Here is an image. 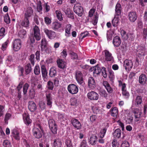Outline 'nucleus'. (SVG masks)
Listing matches in <instances>:
<instances>
[{
	"label": "nucleus",
	"instance_id": "nucleus-2",
	"mask_svg": "<svg viewBox=\"0 0 147 147\" xmlns=\"http://www.w3.org/2000/svg\"><path fill=\"white\" fill-rule=\"evenodd\" d=\"M49 124L52 132L54 134H56L57 130V127L54 121L52 119L49 120Z\"/></svg>",
	"mask_w": 147,
	"mask_h": 147
},
{
	"label": "nucleus",
	"instance_id": "nucleus-40",
	"mask_svg": "<svg viewBox=\"0 0 147 147\" xmlns=\"http://www.w3.org/2000/svg\"><path fill=\"white\" fill-rule=\"evenodd\" d=\"M34 73L36 75H38L40 73V69L38 65H36L34 70Z\"/></svg>",
	"mask_w": 147,
	"mask_h": 147
},
{
	"label": "nucleus",
	"instance_id": "nucleus-22",
	"mask_svg": "<svg viewBox=\"0 0 147 147\" xmlns=\"http://www.w3.org/2000/svg\"><path fill=\"white\" fill-rule=\"evenodd\" d=\"M28 109L31 112H33L36 109V107L35 103L33 101L29 102L28 104Z\"/></svg>",
	"mask_w": 147,
	"mask_h": 147
},
{
	"label": "nucleus",
	"instance_id": "nucleus-42",
	"mask_svg": "<svg viewBox=\"0 0 147 147\" xmlns=\"http://www.w3.org/2000/svg\"><path fill=\"white\" fill-rule=\"evenodd\" d=\"M47 87L49 89L52 90L54 87L53 82L50 81H49L47 82Z\"/></svg>",
	"mask_w": 147,
	"mask_h": 147
},
{
	"label": "nucleus",
	"instance_id": "nucleus-10",
	"mask_svg": "<svg viewBox=\"0 0 147 147\" xmlns=\"http://www.w3.org/2000/svg\"><path fill=\"white\" fill-rule=\"evenodd\" d=\"M44 31L49 38L53 39L56 36L55 32L49 30L46 28L44 29Z\"/></svg>",
	"mask_w": 147,
	"mask_h": 147
},
{
	"label": "nucleus",
	"instance_id": "nucleus-61",
	"mask_svg": "<svg viewBox=\"0 0 147 147\" xmlns=\"http://www.w3.org/2000/svg\"><path fill=\"white\" fill-rule=\"evenodd\" d=\"M71 25L68 24L67 25L65 29V32L68 34H70V30L71 28Z\"/></svg>",
	"mask_w": 147,
	"mask_h": 147
},
{
	"label": "nucleus",
	"instance_id": "nucleus-31",
	"mask_svg": "<svg viewBox=\"0 0 147 147\" xmlns=\"http://www.w3.org/2000/svg\"><path fill=\"white\" fill-rule=\"evenodd\" d=\"M97 136H92L90 139V143L92 145H95L97 141Z\"/></svg>",
	"mask_w": 147,
	"mask_h": 147
},
{
	"label": "nucleus",
	"instance_id": "nucleus-64",
	"mask_svg": "<svg viewBox=\"0 0 147 147\" xmlns=\"http://www.w3.org/2000/svg\"><path fill=\"white\" fill-rule=\"evenodd\" d=\"M121 147H129L128 142L127 141H124L121 144Z\"/></svg>",
	"mask_w": 147,
	"mask_h": 147
},
{
	"label": "nucleus",
	"instance_id": "nucleus-24",
	"mask_svg": "<svg viewBox=\"0 0 147 147\" xmlns=\"http://www.w3.org/2000/svg\"><path fill=\"white\" fill-rule=\"evenodd\" d=\"M147 78L146 76L144 74H142L139 78V83L142 84H144L146 82Z\"/></svg>",
	"mask_w": 147,
	"mask_h": 147
},
{
	"label": "nucleus",
	"instance_id": "nucleus-37",
	"mask_svg": "<svg viewBox=\"0 0 147 147\" xmlns=\"http://www.w3.org/2000/svg\"><path fill=\"white\" fill-rule=\"evenodd\" d=\"M29 22L28 19H24L21 23V25L24 27H27L29 25Z\"/></svg>",
	"mask_w": 147,
	"mask_h": 147
},
{
	"label": "nucleus",
	"instance_id": "nucleus-29",
	"mask_svg": "<svg viewBox=\"0 0 147 147\" xmlns=\"http://www.w3.org/2000/svg\"><path fill=\"white\" fill-rule=\"evenodd\" d=\"M121 131L119 129H116L113 134V136L115 138H119L121 135Z\"/></svg>",
	"mask_w": 147,
	"mask_h": 147
},
{
	"label": "nucleus",
	"instance_id": "nucleus-33",
	"mask_svg": "<svg viewBox=\"0 0 147 147\" xmlns=\"http://www.w3.org/2000/svg\"><path fill=\"white\" fill-rule=\"evenodd\" d=\"M56 70L55 67H52L51 68L49 71V74L50 76L51 77H54L56 75Z\"/></svg>",
	"mask_w": 147,
	"mask_h": 147
},
{
	"label": "nucleus",
	"instance_id": "nucleus-4",
	"mask_svg": "<svg viewBox=\"0 0 147 147\" xmlns=\"http://www.w3.org/2000/svg\"><path fill=\"white\" fill-rule=\"evenodd\" d=\"M122 8L121 5L117 3L115 6V14L114 18H121V13Z\"/></svg>",
	"mask_w": 147,
	"mask_h": 147
},
{
	"label": "nucleus",
	"instance_id": "nucleus-11",
	"mask_svg": "<svg viewBox=\"0 0 147 147\" xmlns=\"http://www.w3.org/2000/svg\"><path fill=\"white\" fill-rule=\"evenodd\" d=\"M83 75L82 73L80 71H77L76 73V78L78 83L80 84H82L83 82Z\"/></svg>",
	"mask_w": 147,
	"mask_h": 147
},
{
	"label": "nucleus",
	"instance_id": "nucleus-16",
	"mask_svg": "<svg viewBox=\"0 0 147 147\" xmlns=\"http://www.w3.org/2000/svg\"><path fill=\"white\" fill-rule=\"evenodd\" d=\"M13 137L16 140H19L20 138L19 132L16 129H13L11 131Z\"/></svg>",
	"mask_w": 147,
	"mask_h": 147
},
{
	"label": "nucleus",
	"instance_id": "nucleus-27",
	"mask_svg": "<svg viewBox=\"0 0 147 147\" xmlns=\"http://www.w3.org/2000/svg\"><path fill=\"white\" fill-rule=\"evenodd\" d=\"M53 146V147H62V143L61 140L59 139L55 140Z\"/></svg>",
	"mask_w": 147,
	"mask_h": 147
},
{
	"label": "nucleus",
	"instance_id": "nucleus-25",
	"mask_svg": "<svg viewBox=\"0 0 147 147\" xmlns=\"http://www.w3.org/2000/svg\"><path fill=\"white\" fill-rule=\"evenodd\" d=\"M42 77L44 80L46 79L47 77V72L45 65H42L41 67Z\"/></svg>",
	"mask_w": 147,
	"mask_h": 147
},
{
	"label": "nucleus",
	"instance_id": "nucleus-14",
	"mask_svg": "<svg viewBox=\"0 0 147 147\" xmlns=\"http://www.w3.org/2000/svg\"><path fill=\"white\" fill-rule=\"evenodd\" d=\"M105 53V60L107 61H112L113 60V58L112 54L107 50L104 51Z\"/></svg>",
	"mask_w": 147,
	"mask_h": 147
},
{
	"label": "nucleus",
	"instance_id": "nucleus-30",
	"mask_svg": "<svg viewBox=\"0 0 147 147\" xmlns=\"http://www.w3.org/2000/svg\"><path fill=\"white\" fill-rule=\"evenodd\" d=\"M111 116L114 117H116L118 113V110L116 107H114L111 109Z\"/></svg>",
	"mask_w": 147,
	"mask_h": 147
},
{
	"label": "nucleus",
	"instance_id": "nucleus-36",
	"mask_svg": "<svg viewBox=\"0 0 147 147\" xmlns=\"http://www.w3.org/2000/svg\"><path fill=\"white\" fill-rule=\"evenodd\" d=\"M53 29L55 30H56L61 28V24L57 22H55L53 23Z\"/></svg>",
	"mask_w": 147,
	"mask_h": 147
},
{
	"label": "nucleus",
	"instance_id": "nucleus-8",
	"mask_svg": "<svg viewBox=\"0 0 147 147\" xmlns=\"http://www.w3.org/2000/svg\"><path fill=\"white\" fill-rule=\"evenodd\" d=\"M21 47V42L19 39H15L13 42V48L15 51H18Z\"/></svg>",
	"mask_w": 147,
	"mask_h": 147
},
{
	"label": "nucleus",
	"instance_id": "nucleus-21",
	"mask_svg": "<svg viewBox=\"0 0 147 147\" xmlns=\"http://www.w3.org/2000/svg\"><path fill=\"white\" fill-rule=\"evenodd\" d=\"M47 104L50 107H51L52 103L51 95L50 93L46 94Z\"/></svg>",
	"mask_w": 147,
	"mask_h": 147
},
{
	"label": "nucleus",
	"instance_id": "nucleus-3",
	"mask_svg": "<svg viewBox=\"0 0 147 147\" xmlns=\"http://www.w3.org/2000/svg\"><path fill=\"white\" fill-rule=\"evenodd\" d=\"M121 34L122 38L123 40H127L129 38L130 40H132L134 38L133 35L131 33H127L123 30H122L121 31Z\"/></svg>",
	"mask_w": 147,
	"mask_h": 147
},
{
	"label": "nucleus",
	"instance_id": "nucleus-28",
	"mask_svg": "<svg viewBox=\"0 0 147 147\" xmlns=\"http://www.w3.org/2000/svg\"><path fill=\"white\" fill-rule=\"evenodd\" d=\"M33 11L31 7H28L26 10L25 14V17L26 18L30 17L32 14Z\"/></svg>",
	"mask_w": 147,
	"mask_h": 147
},
{
	"label": "nucleus",
	"instance_id": "nucleus-53",
	"mask_svg": "<svg viewBox=\"0 0 147 147\" xmlns=\"http://www.w3.org/2000/svg\"><path fill=\"white\" fill-rule=\"evenodd\" d=\"M102 75L104 78H106L107 77V74L106 71V68L104 67L102 68L101 69Z\"/></svg>",
	"mask_w": 147,
	"mask_h": 147
},
{
	"label": "nucleus",
	"instance_id": "nucleus-49",
	"mask_svg": "<svg viewBox=\"0 0 147 147\" xmlns=\"http://www.w3.org/2000/svg\"><path fill=\"white\" fill-rule=\"evenodd\" d=\"M11 116V115L9 113H7L6 114L4 118V121L6 123H7V121L10 118Z\"/></svg>",
	"mask_w": 147,
	"mask_h": 147
},
{
	"label": "nucleus",
	"instance_id": "nucleus-19",
	"mask_svg": "<svg viewBox=\"0 0 147 147\" xmlns=\"http://www.w3.org/2000/svg\"><path fill=\"white\" fill-rule=\"evenodd\" d=\"M103 84L109 93H111L113 92V89L111 87L107 81H104L103 82Z\"/></svg>",
	"mask_w": 147,
	"mask_h": 147
},
{
	"label": "nucleus",
	"instance_id": "nucleus-17",
	"mask_svg": "<svg viewBox=\"0 0 147 147\" xmlns=\"http://www.w3.org/2000/svg\"><path fill=\"white\" fill-rule=\"evenodd\" d=\"M95 9L94 8L91 9L89 12V17L91 18L92 16H94L95 18H98V15L97 12L95 13Z\"/></svg>",
	"mask_w": 147,
	"mask_h": 147
},
{
	"label": "nucleus",
	"instance_id": "nucleus-18",
	"mask_svg": "<svg viewBox=\"0 0 147 147\" xmlns=\"http://www.w3.org/2000/svg\"><path fill=\"white\" fill-rule=\"evenodd\" d=\"M88 85L89 88L91 89L94 88L96 87V83L94 78L90 77L88 80Z\"/></svg>",
	"mask_w": 147,
	"mask_h": 147
},
{
	"label": "nucleus",
	"instance_id": "nucleus-23",
	"mask_svg": "<svg viewBox=\"0 0 147 147\" xmlns=\"http://www.w3.org/2000/svg\"><path fill=\"white\" fill-rule=\"evenodd\" d=\"M135 114V117L136 119V121H138L141 117V111L139 109H135L134 111Z\"/></svg>",
	"mask_w": 147,
	"mask_h": 147
},
{
	"label": "nucleus",
	"instance_id": "nucleus-55",
	"mask_svg": "<svg viewBox=\"0 0 147 147\" xmlns=\"http://www.w3.org/2000/svg\"><path fill=\"white\" fill-rule=\"evenodd\" d=\"M100 95L101 96L105 98L107 97L108 96L107 93L105 90H102L100 91Z\"/></svg>",
	"mask_w": 147,
	"mask_h": 147
},
{
	"label": "nucleus",
	"instance_id": "nucleus-52",
	"mask_svg": "<svg viewBox=\"0 0 147 147\" xmlns=\"http://www.w3.org/2000/svg\"><path fill=\"white\" fill-rule=\"evenodd\" d=\"M29 60L30 61L32 64L34 65V54L31 55L30 56Z\"/></svg>",
	"mask_w": 147,
	"mask_h": 147
},
{
	"label": "nucleus",
	"instance_id": "nucleus-48",
	"mask_svg": "<svg viewBox=\"0 0 147 147\" xmlns=\"http://www.w3.org/2000/svg\"><path fill=\"white\" fill-rule=\"evenodd\" d=\"M37 9V11L39 12L42 11V7L41 5L40 1H39L38 3Z\"/></svg>",
	"mask_w": 147,
	"mask_h": 147
},
{
	"label": "nucleus",
	"instance_id": "nucleus-1",
	"mask_svg": "<svg viewBox=\"0 0 147 147\" xmlns=\"http://www.w3.org/2000/svg\"><path fill=\"white\" fill-rule=\"evenodd\" d=\"M74 12L79 16H82L83 14V8L81 6L80 4L79 3H77L75 5L74 7Z\"/></svg>",
	"mask_w": 147,
	"mask_h": 147
},
{
	"label": "nucleus",
	"instance_id": "nucleus-50",
	"mask_svg": "<svg viewBox=\"0 0 147 147\" xmlns=\"http://www.w3.org/2000/svg\"><path fill=\"white\" fill-rule=\"evenodd\" d=\"M45 103L42 101L40 102L39 103V106L40 108L42 110H44L45 108Z\"/></svg>",
	"mask_w": 147,
	"mask_h": 147
},
{
	"label": "nucleus",
	"instance_id": "nucleus-6",
	"mask_svg": "<svg viewBox=\"0 0 147 147\" xmlns=\"http://www.w3.org/2000/svg\"><path fill=\"white\" fill-rule=\"evenodd\" d=\"M67 89L69 92L72 94H76L78 90L77 86L74 84L69 85L68 86Z\"/></svg>",
	"mask_w": 147,
	"mask_h": 147
},
{
	"label": "nucleus",
	"instance_id": "nucleus-46",
	"mask_svg": "<svg viewBox=\"0 0 147 147\" xmlns=\"http://www.w3.org/2000/svg\"><path fill=\"white\" fill-rule=\"evenodd\" d=\"M55 13L57 18H63V15L61 11L59 10H56Z\"/></svg>",
	"mask_w": 147,
	"mask_h": 147
},
{
	"label": "nucleus",
	"instance_id": "nucleus-13",
	"mask_svg": "<svg viewBox=\"0 0 147 147\" xmlns=\"http://www.w3.org/2000/svg\"><path fill=\"white\" fill-rule=\"evenodd\" d=\"M23 119L25 123L27 125H29L32 122V120L30 119L28 113H24L23 114Z\"/></svg>",
	"mask_w": 147,
	"mask_h": 147
},
{
	"label": "nucleus",
	"instance_id": "nucleus-54",
	"mask_svg": "<svg viewBox=\"0 0 147 147\" xmlns=\"http://www.w3.org/2000/svg\"><path fill=\"white\" fill-rule=\"evenodd\" d=\"M29 85L27 83H26L24 85L23 87V92L24 94H26L27 92V90L28 89Z\"/></svg>",
	"mask_w": 147,
	"mask_h": 147
},
{
	"label": "nucleus",
	"instance_id": "nucleus-15",
	"mask_svg": "<svg viewBox=\"0 0 147 147\" xmlns=\"http://www.w3.org/2000/svg\"><path fill=\"white\" fill-rule=\"evenodd\" d=\"M71 122L73 126L77 129H79L81 128V123L78 120L75 119H72Z\"/></svg>",
	"mask_w": 147,
	"mask_h": 147
},
{
	"label": "nucleus",
	"instance_id": "nucleus-60",
	"mask_svg": "<svg viewBox=\"0 0 147 147\" xmlns=\"http://www.w3.org/2000/svg\"><path fill=\"white\" fill-rule=\"evenodd\" d=\"M119 22V19H113L112 20V24L114 27L116 26Z\"/></svg>",
	"mask_w": 147,
	"mask_h": 147
},
{
	"label": "nucleus",
	"instance_id": "nucleus-26",
	"mask_svg": "<svg viewBox=\"0 0 147 147\" xmlns=\"http://www.w3.org/2000/svg\"><path fill=\"white\" fill-rule=\"evenodd\" d=\"M58 67L61 69H64L66 67V63L62 60H59L57 61Z\"/></svg>",
	"mask_w": 147,
	"mask_h": 147
},
{
	"label": "nucleus",
	"instance_id": "nucleus-35",
	"mask_svg": "<svg viewBox=\"0 0 147 147\" xmlns=\"http://www.w3.org/2000/svg\"><path fill=\"white\" fill-rule=\"evenodd\" d=\"M25 69L26 74L27 75L29 74L32 70L30 64V63L27 64L25 67Z\"/></svg>",
	"mask_w": 147,
	"mask_h": 147
},
{
	"label": "nucleus",
	"instance_id": "nucleus-5",
	"mask_svg": "<svg viewBox=\"0 0 147 147\" xmlns=\"http://www.w3.org/2000/svg\"><path fill=\"white\" fill-rule=\"evenodd\" d=\"M32 131L33 135L36 138L38 139L42 136V130L40 128H38L34 127Z\"/></svg>",
	"mask_w": 147,
	"mask_h": 147
},
{
	"label": "nucleus",
	"instance_id": "nucleus-9",
	"mask_svg": "<svg viewBox=\"0 0 147 147\" xmlns=\"http://www.w3.org/2000/svg\"><path fill=\"white\" fill-rule=\"evenodd\" d=\"M34 35V37L37 40H39L41 38L40 34V30L38 27L36 26H35L33 28Z\"/></svg>",
	"mask_w": 147,
	"mask_h": 147
},
{
	"label": "nucleus",
	"instance_id": "nucleus-59",
	"mask_svg": "<svg viewBox=\"0 0 147 147\" xmlns=\"http://www.w3.org/2000/svg\"><path fill=\"white\" fill-rule=\"evenodd\" d=\"M35 92L34 90L32 89L29 91V96L31 98H33L35 96Z\"/></svg>",
	"mask_w": 147,
	"mask_h": 147
},
{
	"label": "nucleus",
	"instance_id": "nucleus-57",
	"mask_svg": "<svg viewBox=\"0 0 147 147\" xmlns=\"http://www.w3.org/2000/svg\"><path fill=\"white\" fill-rule=\"evenodd\" d=\"M78 102L76 98H72L71 99V104L72 105H76Z\"/></svg>",
	"mask_w": 147,
	"mask_h": 147
},
{
	"label": "nucleus",
	"instance_id": "nucleus-12",
	"mask_svg": "<svg viewBox=\"0 0 147 147\" xmlns=\"http://www.w3.org/2000/svg\"><path fill=\"white\" fill-rule=\"evenodd\" d=\"M133 66V63L131 60L126 59L124 62V67L126 70H129L132 68Z\"/></svg>",
	"mask_w": 147,
	"mask_h": 147
},
{
	"label": "nucleus",
	"instance_id": "nucleus-41",
	"mask_svg": "<svg viewBox=\"0 0 147 147\" xmlns=\"http://www.w3.org/2000/svg\"><path fill=\"white\" fill-rule=\"evenodd\" d=\"M145 48L143 47H139L138 52V54L141 55H144L145 54Z\"/></svg>",
	"mask_w": 147,
	"mask_h": 147
},
{
	"label": "nucleus",
	"instance_id": "nucleus-44",
	"mask_svg": "<svg viewBox=\"0 0 147 147\" xmlns=\"http://www.w3.org/2000/svg\"><path fill=\"white\" fill-rule=\"evenodd\" d=\"M4 147H11L10 142L7 140H5L3 142Z\"/></svg>",
	"mask_w": 147,
	"mask_h": 147
},
{
	"label": "nucleus",
	"instance_id": "nucleus-7",
	"mask_svg": "<svg viewBox=\"0 0 147 147\" xmlns=\"http://www.w3.org/2000/svg\"><path fill=\"white\" fill-rule=\"evenodd\" d=\"M87 97L90 100H97L99 96L96 92L92 91L88 93Z\"/></svg>",
	"mask_w": 147,
	"mask_h": 147
},
{
	"label": "nucleus",
	"instance_id": "nucleus-43",
	"mask_svg": "<svg viewBox=\"0 0 147 147\" xmlns=\"http://www.w3.org/2000/svg\"><path fill=\"white\" fill-rule=\"evenodd\" d=\"M8 43L9 40H7L3 44L1 48V50L3 51L5 50L7 47Z\"/></svg>",
	"mask_w": 147,
	"mask_h": 147
},
{
	"label": "nucleus",
	"instance_id": "nucleus-45",
	"mask_svg": "<svg viewBox=\"0 0 147 147\" xmlns=\"http://www.w3.org/2000/svg\"><path fill=\"white\" fill-rule=\"evenodd\" d=\"M129 18H136L137 17L136 13L135 12H130L129 14Z\"/></svg>",
	"mask_w": 147,
	"mask_h": 147
},
{
	"label": "nucleus",
	"instance_id": "nucleus-58",
	"mask_svg": "<svg viewBox=\"0 0 147 147\" xmlns=\"http://www.w3.org/2000/svg\"><path fill=\"white\" fill-rule=\"evenodd\" d=\"M71 59L73 60L78 59V57L77 54L74 52H72L71 53Z\"/></svg>",
	"mask_w": 147,
	"mask_h": 147
},
{
	"label": "nucleus",
	"instance_id": "nucleus-39",
	"mask_svg": "<svg viewBox=\"0 0 147 147\" xmlns=\"http://www.w3.org/2000/svg\"><path fill=\"white\" fill-rule=\"evenodd\" d=\"M142 102V97L140 96H137L135 100V105H138L141 104Z\"/></svg>",
	"mask_w": 147,
	"mask_h": 147
},
{
	"label": "nucleus",
	"instance_id": "nucleus-38",
	"mask_svg": "<svg viewBox=\"0 0 147 147\" xmlns=\"http://www.w3.org/2000/svg\"><path fill=\"white\" fill-rule=\"evenodd\" d=\"M101 69L97 65L95 67L93 71V74L94 75L95 74H98L101 72Z\"/></svg>",
	"mask_w": 147,
	"mask_h": 147
},
{
	"label": "nucleus",
	"instance_id": "nucleus-63",
	"mask_svg": "<svg viewBox=\"0 0 147 147\" xmlns=\"http://www.w3.org/2000/svg\"><path fill=\"white\" fill-rule=\"evenodd\" d=\"M65 144L67 147H73L71 140H67L65 142Z\"/></svg>",
	"mask_w": 147,
	"mask_h": 147
},
{
	"label": "nucleus",
	"instance_id": "nucleus-51",
	"mask_svg": "<svg viewBox=\"0 0 147 147\" xmlns=\"http://www.w3.org/2000/svg\"><path fill=\"white\" fill-rule=\"evenodd\" d=\"M122 93V94L125 98H128L129 96V93L126 91V90L123 91Z\"/></svg>",
	"mask_w": 147,
	"mask_h": 147
},
{
	"label": "nucleus",
	"instance_id": "nucleus-32",
	"mask_svg": "<svg viewBox=\"0 0 147 147\" xmlns=\"http://www.w3.org/2000/svg\"><path fill=\"white\" fill-rule=\"evenodd\" d=\"M26 31L23 29H21L18 33V36L19 37L21 38H24L26 36Z\"/></svg>",
	"mask_w": 147,
	"mask_h": 147
},
{
	"label": "nucleus",
	"instance_id": "nucleus-47",
	"mask_svg": "<svg viewBox=\"0 0 147 147\" xmlns=\"http://www.w3.org/2000/svg\"><path fill=\"white\" fill-rule=\"evenodd\" d=\"M106 132V129H104L101 130L99 134V136L101 138H102L105 134Z\"/></svg>",
	"mask_w": 147,
	"mask_h": 147
},
{
	"label": "nucleus",
	"instance_id": "nucleus-34",
	"mask_svg": "<svg viewBox=\"0 0 147 147\" xmlns=\"http://www.w3.org/2000/svg\"><path fill=\"white\" fill-rule=\"evenodd\" d=\"M47 43L46 39L45 38L42 39L41 41V44L40 47L41 48V50H43L45 49Z\"/></svg>",
	"mask_w": 147,
	"mask_h": 147
},
{
	"label": "nucleus",
	"instance_id": "nucleus-56",
	"mask_svg": "<svg viewBox=\"0 0 147 147\" xmlns=\"http://www.w3.org/2000/svg\"><path fill=\"white\" fill-rule=\"evenodd\" d=\"M109 77L111 80H113L115 78L114 72L112 70L109 71Z\"/></svg>",
	"mask_w": 147,
	"mask_h": 147
},
{
	"label": "nucleus",
	"instance_id": "nucleus-20",
	"mask_svg": "<svg viewBox=\"0 0 147 147\" xmlns=\"http://www.w3.org/2000/svg\"><path fill=\"white\" fill-rule=\"evenodd\" d=\"M121 41L120 37L118 36L115 37L113 40V43L115 47H119L121 43Z\"/></svg>",
	"mask_w": 147,
	"mask_h": 147
},
{
	"label": "nucleus",
	"instance_id": "nucleus-62",
	"mask_svg": "<svg viewBox=\"0 0 147 147\" xmlns=\"http://www.w3.org/2000/svg\"><path fill=\"white\" fill-rule=\"evenodd\" d=\"M5 29L4 28H1L0 29V36L3 37L5 35Z\"/></svg>",
	"mask_w": 147,
	"mask_h": 147
}]
</instances>
